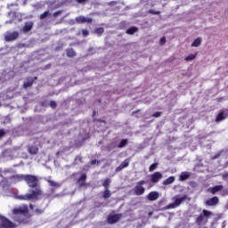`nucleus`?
<instances>
[{
    "mask_svg": "<svg viewBox=\"0 0 228 228\" xmlns=\"http://www.w3.org/2000/svg\"><path fill=\"white\" fill-rule=\"evenodd\" d=\"M25 183L28 188H31V193L20 196V200H37L42 195V189H40V180L38 176L33 175H26Z\"/></svg>",
    "mask_w": 228,
    "mask_h": 228,
    "instance_id": "obj_1",
    "label": "nucleus"
},
{
    "mask_svg": "<svg viewBox=\"0 0 228 228\" xmlns=\"http://www.w3.org/2000/svg\"><path fill=\"white\" fill-rule=\"evenodd\" d=\"M12 212V219L13 222H16V224H29V208L27 205L14 208Z\"/></svg>",
    "mask_w": 228,
    "mask_h": 228,
    "instance_id": "obj_2",
    "label": "nucleus"
},
{
    "mask_svg": "<svg viewBox=\"0 0 228 228\" xmlns=\"http://www.w3.org/2000/svg\"><path fill=\"white\" fill-rule=\"evenodd\" d=\"M211 216H213V212L203 209L200 215L196 217L195 224H197L199 227H203V225H206V224L209 222Z\"/></svg>",
    "mask_w": 228,
    "mask_h": 228,
    "instance_id": "obj_3",
    "label": "nucleus"
},
{
    "mask_svg": "<svg viewBox=\"0 0 228 228\" xmlns=\"http://www.w3.org/2000/svg\"><path fill=\"white\" fill-rule=\"evenodd\" d=\"M188 195H183L181 198H178L177 196L175 197V201L166 207V209H175V208H179L183 202V200H188Z\"/></svg>",
    "mask_w": 228,
    "mask_h": 228,
    "instance_id": "obj_4",
    "label": "nucleus"
},
{
    "mask_svg": "<svg viewBox=\"0 0 228 228\" xmlns=\"http://www.w3.org/2000/svg\"><path fill=\"white\" fill-rule=\"evenodd\" d=\"M0 228H17V224L12 222V220L8 219V217L0 216Z\"/></svg>",
    "mask_w": 228,
    "mask_h": 228,
    "instance_id": "obj_5",
    "label": "nucleus"
},
{
    "mask_svg": "<svg viewBox=\"0 0 228 228\" xmlns=\"http://www.w3.org/2000/svg\"><path fill=\"white\" fill-rule=\"evenodd\" d=\"M145 183H146L145 180H141L136 183V185L134 188V192L138 197H140L141 195H143V193H145V187H143Z\"/></svg>",
    "mask_w": 228,
    "mask_h": 228,
    "instance_id": "obj_6",
    "label": "nucleus"
},
{
    "mask_svg": "<svg viewBox=\"0 0 228 228\" xmlns=\"http://www.w3.org/2000/svg\"><path fill=\"white\" fill-rule=\"evenodd\" d=\"M19 37H20V34L18 31L7 32L4 35V40L6 42H15V40H17Z\"/></svg>",
    "mask_w": 228,
    "mask_h": 228,
    "instance_id": "obj_7",
    "label": "nucleus"
},
{
    "mask_svg": "<svg viewBox=\"0 0 228 228\" xmlns=\"http://www.w3.org/2000/svg\"><path fill=\"white\" fill-rule=\"evenodd\" d=\"M122 218V214H114V215H109L107 217L108 224H117L118 220Z\"/></svg>",
    "mask_w": 228,
    "mask_h": 228,
    "instance_id": "obj_8",
    "label": "nucleus"
},
{
    "mask_svg": "<svg viewBox=\"0 0 228 228\" xmlns=\"http://www.w3.org/2000/svg\"><path fill=\"white\" fill-rule=\"evenodd\" d=\"M220 202V199L218 197L214 196L205 201V206H217V204Z\"/></svg>",
    "mask_w": 228,
    "mask_h": 228,
    "instance_id": "obj_9",
    "label": "nucleus"
},
{
    "mask_svg": "<svg viewBox=\"0 0 228 228\" xmlns=\"http://www.w3.org/2000/svg\"><path fill=\"white\" fill-rule=\"evenodd\" d=\"M147 200H150V202H154V200H158L159 199V192L153 191H151L147 196H146Z\"/></svg>",
    "mask_w": 228,
    "mask_h": 228,
    "instance_id": "obj_10",
    "label": "nucleus"
},
{
    "mask_svg": "<svg viewBox=\"0 0 228 228\" xmlns=\"http://www.w3.org/2000/svg\"><path fill=\"white\" fill-rule=\"evenodd\" d=\"M163 179V174L161 172H155L151 175V181L154 183H159V180Z\"/></svg>",
    "mask_w": 228,
    "mask_h": 228,
    "instance_id": "obj_11",
    "label": "nucleus"
},
{
    "mask_svg": "<svg viewBox=\"0 0 228 228\" xmlns=\"http://www.w3.org/2000/svg\"><path fill=\"white\" fill-rule=\"evenodd\" d=\"M38 79V77H28L26 79V81L23 83V88H29V86H33V83H35V81H37Z\"/></svg>",
    "mask_w": 228,
    "mask_h": 228,
    "instance_id": "obj_12",
    "label": "nucleus"
},
{
    "mask_svg": "<svg viewBox=\"0 0 228 228\" xmlns=\"http://www.w3.org/2000/svg\"><path fill=\"white\" fill-rule=\"evenodd\" d=\"M222 190H224V185H216L209 188L208 191H209V193H212V195H216V193H218V191H222Z\"/></svg>",
    "mask_w": 228,
    "mask_h": 228,
    "instance_id": "obj_13",
    "label": "nucleus"
},
{
    "mask_svg": "<svg viewBox=\"0 0 228 228\" xmlns=\"http://www.w3.org/2000/svg\"><path fill=\"white\" fill-rule=\"evenodd\" d=\"M33 29V21H27L22 28L23 33H29Z\"/></svg>",
    "mask_w": 228,
    "mask_h": 228,
    "instance_id": "obj_14",
    "label": "nucleus"
},
{
    "mask_svg": "<svg viewBox=\"0 0 228 228\" xmlns=\"http://www.w3.org/2000/svg\"><path fill=\"white\" fill-rule=\"evenodd\" d=\"M127 167H129V159H126L116 168V172H120L124 168H127Z\"/></svg>",
    "mask_w": 228,
    "mask_h": 228,
    "instance_id": "obj_15",
    "label": "nucleus"
},
{
    "mask_svg": "<svg viewBox=\"0 0 228 228\" xmlns=\"http://www.w3.org/2000/svg\"><path fill=\"white\" fill-rule=\"evenodd\" d=\"M11 179H13L16 183H20L26 181V175H14L11 176Z\"/></svg>",
    "mask_w": 228,
    "mask_h": 228,
    "instance_id": "obj_16",
    "label": "nucleus"
},
{
    "mask_svg": "<svg viewBox=\"0 0 228 228\" xmlns=\"http://www.w3.org/2000/svg\"><path fill=\"white\" fill-rule=\"evenodd\" d=\"M85 181H86V174H82L80 177L77 179V183L80 188H83V186H86Z\"/></svg>",
    "mask_w": 228,
    "mask_h": 228,
    "instance_id": "obj_17",
    "label": "nucleus"
},
{
    "mask_svg": "<svg viewBox=\"0 0 228 228\" xmlns=\"http://www.w3.org/2000/svg\"><path fill=\"white\" fill-rule=\"evenodd\" d=\"M225 118H227V116H225L224 110H221L216 118V122L218 124V122H222V120H225Z\"/></svg>",
    "mask_w": 228,
    "mask_h": 228,
    "instance_id": "obj_18",
    "label": "nucleus"
},
{
    "mask_svg": "<svg viewBox=\"0 0 228 228\" xmlns=\"http://www.w3.org/2000/svg\"><path fill=\"white\" fill-rule=\"evenodd\" d=\"M28 154H32V155L38 154V147L28 146Z\"/></svg>",
    "mask_w": 228,
    "mask_h": 228,
    "instance_id": "obj_19",
    "label": "nucleus"
},
{
    "mask_svg": "<svg viewBox=\"0 0 228 228\" xmlns=\"http://www.w3.org/2000/svg\"><path fill=\"white\" fill-rule=\"evenodd\" d=\"M175 181V176H169L166 180L163 181L164 186H168V184H172Z\"/></svg>",
    "mask_w": 228,
    "mask_h": 228,
    "instance_id": "obj_20",
    "label": "nucleus"
},
{
    "mask_svg": "<svg viewBox=\"0 0 228 228\" xmlns=\"http://www.w3.org/2000/svg\"><path fill=\"white\" fill-rule=\"evenodd\" d=\"M186 179H190V173L182 172L179 177V181H186Z\"/></svg>",
    "mask_w": 228,
    "mask_h": 228,
    "instance_id": "obj_21",
    "label": "nucleus"
},
{
    "mask_svg": "<svg viewBox=\"0 0 228 228\" xmlns=\"http://www.w3.org/2000/svg\"><path fill=\"white\" fill-rule=\"evenodd\" d=\"M202 44V38L198 37L191 43V47H199Z\"/></svg>",
    "mask_w": 228,
    "mask_h": 228,
    "instance_id": "obj_22",
    "label": "nucleus"
},
{
    "mask_svg": "<svg viewBox=\"0 0 228 228\" xmlns=\"http://www.w3.org/2000/svg\"><path fill=\"white\" fill-rule=\"evenodd\" d=\"M47 183L49 186H51L52 188H60V186H61V183L54 182L53 180H47Z\"/></svg>",
    "mask_w": 228,
    "mask_h": 228,
    "instance_id": "obj_23",
    "label": "nucleus"
},
{
    "mask_svg": "<svg viewBox=\"0 0 228 228\" xmlns=\"http://www.w3.org/2000/svg\"><path fill=\"white\" fill-rule=\"evenodd\" d=\"M66 54L68 58H74V56H76V52L74 51V49L69 48L66 50Z\"/></svg>",
    "mask_w": 228,
    "mask_h": 228,
    "instance_id": "obj_24",
    "label": "nucleus"
},
{
    "mask_svg": "<svg viewBox=\"0 0 228 228\" xmlns=\"http://www.w3.org/2000/svg\"><path fill=\"white\" fill-rule=\"evenodd\" d=\"M138 28L137 27H132L128 29H126V35H134V33H137Z\"/></svg>",
    "mask_w": 228,
    "mask_h": 228,
    "instance_id": "obj_25",
    "label": "nucleus"
},
{
    "mask_svg": "<svg viewBox=\"0 0 228 228\" xmlns=\"http://www.w3.org/2000/svg\"><path fill=\"white\" fill-rule=\"evenodd\" d=\"M110 184H111V179L110 178H106L102 183V186L105 190H110Z\"/></svg>",
    "mask_w": 228,
    "mask_h": 228,
    "instance_id": "obj_26",
    "label": "nucleus"
},
{
    "mask_svg": "<svg viewBox=\"0 0 228 228\" xmlns=\"http://www.w3.org/2000/svg\"><path fill=\"white\" fill-rule=\"evenodd\" d=\"M102 199H110V197H111V191H110V189H105L104 191H102Z\"/></svg>",
    "mask_w": 228,
    "mask_h": 228,
    "instance_id": "obj_27",
    "label": "nucleus"
},
{
    "mask_svg": "<svg viewBox=\"0 0 228 228\" xmlns=\"http://www.w3.org/2000/svg\"><path fill=\"white\" fill-rule=\"evenodd\" d=\"M129 143V141L127 139H123L120 141L119 144L118 145V149H123V147H126Z\"/></svg>",
    "mask_w": 228,
    "mask_h": 228,
    "instance_id": "obj_28",
    "label": "nucleus"
},
{
    "mask_svg": "<svg viewBox=\"0 0 228 228\" xmlns=\"http://www.w3.org/2000/svg\"><path fill=\"white\" fill-rule=\"evenodd\" d=\"M195 58H197V53H191L189 56L185 57L184 60L185 61H191V60H195Z\"/></svg>",
    "mask_w": 228,
    "mask_h": 228,
    "instance_id": "obj_29",
    "label": "nucleus"
},
{
    "mask_svg": "<svg viewBox=\"0 0 228 228\" xmlns=\"http://www.w3.org/2000/svg\"><path fill=\"white\" fill-rule=\"evenodd\" d=\"M77 22H79L80 24H84L86 22V17L85 16H79L76 19Z\"/></svg>",
    "mask_w": 228,
    "mask_h": 228,
    "instance_id": "obj_30",
    "label": "nucleus"
},
{
    "mask_svg": "<svg viewBox=\"0 0 228 228\" xmlns=\"http://www.w3.org/2000/svg\"><path fill=\"white\" fill-rule=\"evenodd\" d=\"M94 32L97 35H102V33H104V28H102V27L97 28L94 29Z\"/></svg>",
    "mask_w": 228,
    "mask_h": 228,
    "instance_id": "obj_31",
    "label": "nucleus"
},
{
    "mask_svg": "<svg viewBox=\"0 0 228 228\" xmlns=\"http://www.w3.org/2000/svg\"><path fill=\"white\" fill-rule=\"evenodd\" d=\"M156 168H158V163L155 162L150 166L149 172H154Z\"/></svg>",
    "mask_w": 228,
    "mask_h": 228,
    "instance_id": "obj_32",
    "label": "nucleus"
},
{
    "mask_svg": "<svg viewBox=\"0 0 228 228\" xmlns=\"http://www.w3.org/2000/svg\"><path fill=\"white\" fill-rule=\"evenodd\" d=\"M49 15V11H45L44 13L40 14L39 19L41 20H44V19H45V17H47Z\"/></svg>",
    "mask_w": 228,
    "mask_h": 228,
    "instance_id": "obj_33",
    "label": "nucleus"
},
{
    "mask_svg": "<svg viewBox=\"0 0 228 228\" xmlns=\"http://www.w3.org/2000/svg\"><path fill=\"white\" fill-rule=\"evenodd\" d=\"M50 106L53 108V110L56 109L58 106V103L54 101H50Z\"/></svg>",
    "mask_w": 228,
    "mask_h": 228,
    "instance_id": "obj_34",
    "label": "nucleus"
},
{
    "mask_svg": "<svg viewBox=\"0 0 228 228\" xmlns=\"http://www.w3.org/2000/svg\"><path fill=\"white\" fill-rule=\"evenodd\" d=\"M159 43L160 45H165V44H167V38L165 37H161Z\"/></svg>",
    "mask_w": 228,
    "mask_h": 228,
    "instance_id": "obj_35",
    "label": "nucleus"
},
{
    "mask_svg": "<svg viewBox=\"0 0 228 228\" xmlns=\"http://www.w3.org/2000/svg\"><path fill=\"white\" fill-rule=\"evenodd\" d=\"M161 115H162V112L158 111V112L153 113V114L151 115V117H154L155 118H159Z\"/></svg>",
    "mask_w": 228,
    "mask_h": 228,
    "instance_id": "obj_36",
    "label": "nucleus"
},
{
    "mask_svg": "<svg viewBox=\"0 0 228 228\" xmlns=\"http://www.w3.org/2000/svg\"><path fill=\"white\" fill-rule=\"evenodd\" d=\"M82 35L83 37H88V35H90V32H88L87 29H82Z\"/></svg>",
    "mask_w": 228,
    "mask_h": 228,
    "instance_id": "obj_37",
    "label": "nucleus"
},
{
    "mask_svg": "<svg viewBox=\"0 0 228 228\" xmlns=\"http://www.w3.org/2000/svg\"><path fill=\"white\" fill-rule=\"evenodd\" d=\"M35 213H37V215H42V213H44V209H42V208H36L35 209Z\"/></svg>",
    "mask_w": 228,
    "mask_h": 228,
    "instance_id": "obj_38",
    "label": "nucleus"
},
{
    "mask_svg": "<svg viewBox=\"0 0 228 228\" xmlns=\"http://www.w3.org/2000/svg\"><path fill=\"white\" fill-rule=\"evenodd\" d=\"M150 13H152V15H159V13H161V12L151 10V11H150Z\"/></svg>",
    "mask_w": 228,
    "mask_h": 228,
    "instance_id": "obj_39",
    "label": "nucleus"
},
{
    "mask_svg": "<svg viewBox=\"0 0 228 228\" xmlns=\"http://www.w3.org/2000/svg\"><path fill=\"white\" fill-rule=\"evenodd\" d=\"M78 4H85V3H88V0H76Z\"/></svg>",
    "mask_w": 228,
    "mask_h": 228,
    "instance_id": "obj_40",
    "label": "nucleus"
},
{
    "mask_svg": "<svg viewBox=\"0 0 228 228\" xmlns=\"http://www.w3.org/2000/svg\"><path fill=\"white\" fill-rule=\"evenodd\" d=\"M96 163L99 165V163H101V161H99L97 159H93V160H91L90 165H95Z\"/></svg>",
    "mask_w": 228,
    "mask_h": 228,
    "instance_id": "obj_41",
    "label": "nucleus"
},
{
    "mask_svg": "<svg viewBox=\"0 0 228 228\" xmlns=\"http://www.w3.org/2000/svg\"><path fill=\"white\" fill-rule=\"evenodd\" d=\"M58 15H61V11H56V12H53V17H58Z\"/></svg>",
    "mask_w": 228,
    "mask_h": 228,
    "instance_id": "obj_42",
    "label": "nucleus"
},
{
    "mask_svg": "<svg viewBox=\"0 0 228 228\" xmlns=\"http://www.w3.org/2000/svg\"><path fill=\"white\" fill-rule=\"evenodd\" d=\"M86 22H87V24H92V22H94V20L92 18H86Z\"/></svg>",
    "mask_w": 228,
    "mask_h": 228,
    "instance_id": "obj_43",
    "label": "nucleus"
},
{
    "mask_svg": "<svg viewBox=\"0 0 228 228\" xmlns=\"http://www.w3.org/2000/svg\"><path fill=\"white\" fill-rule=\"evenodd\" d=\"M6 134V132H4V130L0 129V138H3V136H4Z\"/></svg>",
    "mask_w": 228,
    "mask_h": 228,
    "instance_id": "obj_44",
    "label": "nucleus"
},
{
    "mask_svg": "<svg viewBox=\"0 0 228 228\" xmlns=\"http://www.w3.org/2000/svg\"><path fill=\"white\" fill-rule=\"evenodd\" d=\"M221 195H222V197L227 196L228 195V191L227 190L223 191Z\"/></svg>",
    "mask_w": 228,
    "mask_h": 228,
    "instance_id": "obj_45",
    "label": "nucleus"
},
{
    "mask_svg": "<svg viewBox=\"0 0 228 228\" xmlns=\"http://www.w3.org/2000/svg\"><path fill=\"white\" fill-rule=\"evenodd\" d=\"M222 177H223V179H227V177H228V172H226V173H224L223 175H222Z\"/></svg>",
    "mask_w": 228,
    "mask_h": 228,
    "instance_id": "obj_46",
    "label": "nucleus"
},
{
    "mask_svg": "<svg viewBox=\"0 0 228 228\" xmlns=\"http://www.w3.org/2000/svg\"><path fill=\"white\" fill-rule=\"evenodd\" d=\"M96 122H100L101 124H106V121L102 119H97Z\"/></svg>",
    "mask_w": 228,
    "mask_h": 228,
    "instance_id": "obj_47",
    "label": "nucleus"
},
{
    "mask_svg": "<svg viewBox=\"0 0 228 228\" xmlns=\"http://www.w3.org/2000/svg\"><path fill=\"white\" fill-rule=\"evenodd\" d=\"M224 165H225V167H228V160L225 162Z\"/></svg>",
    "mask_w": 228,
    "mask_h": 228,
    "instance_id": "obj_48",
    "label": "nucleus"
},
{
    "mask_svg": "<svg viewBox=\"0 0 228 228\" xmlns=\"http://www.w3.org/2000/svg\"><path fill=\"white\" fill-rule=\"evenodd\" d=\"M30 208L33 209V205H30Z\"/></svg>",
    "mask_w": 228,
    "mask_h": 228,
    "instance_id": "obj_49",
    "label": "nucleus"
},
{
    "mask_svg": "<svg viewBox=\"0 0 228 228\" xmlns=\"http://www.w3.org/2000/svg\"><path fill=\"white\" fill-rule=\"evenodd\" d=\"M133 113H134H134H138V110H137V111H134Z\"/></svg>",
    "mask_w": 228,
    "mask_h": 228,
    "instance_id": "obj_50",
    "label": "nucleus"
}]
</instances>
